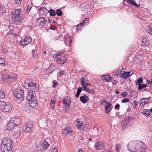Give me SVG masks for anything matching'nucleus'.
Segmentation results:
<instances>
[{
  "label": "nucleus",
  "mask_w": 152,
  "mask_h": 152,
  "mask_svg": "<svg viewBox=\"0 0 152 152\" xmlns=\"http://www.w3.org/2000/svg\"><path fill=\"white\" fill-rule=\"evenodd\" d=\"M56 12V13L57 15L58 16H61L63 14L61 10L59 9H57Z\"/></svg>",
  "instance_id": "e433bc0d"
},
{
  "label": "nucleus",
  "mask_w": 152,
  "mask_h": 152,
  "mask_svg": "<svg viewBox=\"0 0 152 152\" xmlns=\"http://www.w3.org/2000/svg\"><path fill=\"white\" fill-rule=\"evenodd\" d=\"M83 125V124L82 123V124H80L79 123H78V125L77 126V128L79 130H80L81 129L82 125Z\"/></svg>",
  "instance_id": "4d7b16f0"
},
{
  "label": "nucleus",
  "mask_w": 152,
  "mask_h": 152,
  "mask_svg": "<svg viewBox=\"0 0 152 152\" xmlns=\"http://www.w3.org/2000/svg\"><path fill=\"white\" fill-rule=\"evenodd\" d=\"M62 56L57 58L56 61L57 63L58 64H64L66 61V58L65 56L63 54Z\"/></svg>",
  "instance_id": "ddd939ff"
},
{
  "label": "nucleus",
  "mask_w": 152,
  "mask_h": 152,
  "mask_svg": "<svg viewBox=\"0 0 152 152\" xmlns=\"http://www.w3.org/2000/svg\"><path fill=\"white\" fill-rule=\"evenodd\" d=\"M59 74L60 75L62 76L64 75H65L64 73V72L62 70H61V71L59 72Z\"/></svg>",
  "instance_id": "052dcab7"
},
{
  "label": "nucleus",
  "mask_w": 152,
  "mask_h": 152,
  "mask_svg": "<svg viewBox=\"0 0 152 152\" xmlns=\"http://www.w3.org/2000/svg\"><path fill=\"white\" fill-rule=\"evenodd\" d=\"M130 76L131 75L127 72H125L120 75V77L122 78H127Z\"/></svg>",
  "instance_id": "b1692460"
},
{
  "label": "nucleus",
  "mask_w": 152,
  "mask_h": 152,
  "mask_svg": "<svg viewBox=\"0 0 152 152\" xmlns=\"http://www.w3.org/2000/svg\"><path fill=\"white\" fill-rule=\"evenodd\" d=\"M85 91H86L88 93L91 94H93L95 93V91L94 90H90L89 88H87L86 90H84Z\"/></svg>",
  "instance_id": "c03bdc74"
},
{
  "label": "nucleus",
  "mask_w": 152,
  "mask_h": 152,
  "mask_svg": "<svg viewBox=\"0 0 152 152\" xmlns=\"http://www.w3.org/2000/svg\"><path fill=\"white\" fill-rule=\"evenodd\" d=\"M31 82H28L27 83H26V82H25V84L24 85V86L25 88L26 89H29L30 87H29V86H28L29 85L28 84H30Z\"/></svg>",
  "instance_id": "8fccbe9b"
},
{
  "label": "nucleus",
  "mask_w": 152,
  "mask_h": 152,
  "mask_svg": "<svg viewBox=\"0 0 152 152\" xmlns=\"http://www.w3.org/2000/svg\"><path fill=\"white\" fill-rule=\"evenodd\" d=\"M103 101H104V103H106L107 105H105V112L106 113H108L110 112L112 110V108L113 107L112 104L107 101H106L105 100H103Z\"/></svg>",
  "instance_id": "9b49d317"
},
{
  "label": "nucleus",
  "mask_w": 152,
  "mask_h": 152,
  "mask_svg": "<svg viewBox=\"0 0 152 152\" xmlns=\"http://www.w3.org/2000/svg\"><path fill=\"white\" fill-rule=\"evenodd\" d=\"M63 54H64V53L61 51L57 53L56 56H60L61 55H62Z\"/></svg>",
  "instance_id": "bf43d9fd"
},
{
  "label": "nucleus",
  "mask_w": 152,
  "mask_h": 152,
  "mask_svg": "<svg viewBox=\"0 0 152 152\" xmlns=\"http://www.w3.org/2000/svg\"><path fill=\"white\" fill-rule=\"evenodd\" d=\"M120 107V105L119 104H117L115 106V108L116 109H118Z\"/></svg>",
  "instance_id": "0e129e2a"
},
{
  "label": "nucleus",
  "mask_w": 152,
  "mask_h": 152,
  "mask_svg": "<svg viewBox=\"0 0 152 152\" xmlns=\"http://www.w3.org/2000/svg\"><path fill=\"white\" fill-rule=\"evenodd\" d=\"M128 72H129V74H130V75H132L134 74V71L133 70H131L130 71Z\"/></svg>",
  "instance_id": "338daca9"
},
{
  "label": "nucleus",
  "mask_w": 152,
  "mask_h": 152,
  "mask_svg": "<svg viewBox=\"0 0 152 152\" xmlns=\"http://www.w3.org/2000/svg\"><path fill=\"white\" fill-rule=\"evenodd\" d=\"M50 13V15L51 16H54L56 15V12L53 9H50L48 11Z\"/></svg>",
  "instance_id": "72a5a7b5"
},
{
  "label": "nucleus",
  "mask_w": 152,
  "mask_h": 152,
  "mask_svg": "<svg viewBox=\"0 0 152 152\" xmlns=\"http://www.w3.org/2000/svg\"><path fill=\"white\" fill-rule=\"evenodd\" d=\"M47 22L45 21V18L39 17L37 21V24L41 27H43Z\"/></svg>",
  "instance_id": "f8f14e48"
},
{
  "label": "nucleus",
  "mask_w": 152,
  "mask_h": 152,
  "mask_svg": "<svg viewBox=\"0 0 152 152\" xmlns=\"http://www.w3.org/2000/svg\"><path fill=\"white\" fill-rule=\"evenodd\" d=\"M32 57L34 58L37 57L38 54H37V51H35V50H32Z\"/></svg>",
  "instance_id": "a19ab883"
},
{
  "label": "nucleus",
  "mask_w": 152,
  "mask_h": 152,
  "mask_svg": "<svg viewBox=\"0 0 152 152\" xmlns=\"http://www.w3.org/2000/svg\"><path fill=\"white\" fill-rule=\"evenodd\" d=\"M5 95L4 94V91H0V98L1 99H4Z\"/></svg>",
  "instance_id": "58836bf2"
},
{
  "label": "nucleus",
  "mask_w": 152,
  "mask_h": 152,
  "mask_svg": "<svg viewBox=\"0 0 152 152\" xmlns=\"http://www.w3.org/2000/svg\"><path fill=\"white\" fill-rule=\"evenodd\" d=\"M127 148L131 152H144L146 150L145 144L139 140L130 142Z\"/></svg>",
  "instance_id": "f257e3e1"
},
{
  "label": "nucleus",
  "mask_w": 152,
  "mask_h": 152,
  "mask_svg": "<svg viewBox=\"0 0 152 152\" xmlns=\"http://www.w3.org/2000/svg\"><path fill=\"white\" fill-rule=\"evenodd\" d=\"M33 127V125L31 122H28L26 126H25L24 127L26 129L25 132H30L32 130Z\"/></svg>",
  "instance_id": "4468645a"
},
{
  "label": "nucleus",
  "mask_w": 152,
  "mask_h": 152,
  "mask_svg": "<svg viewBox=\"0 0 152 152\" xmlns=\"http://www.w3.org/2000/svg\"><path fill=\"white\" fill-rule=\"evenodd\" d=\"M88 20V18H86L84 19L82 22L80 23H81V25L82 26V25L84 24L85 23H86L87 21Z\"/></svg>",
  "instance_id": "49530a36"
},
{
  "label": "nucleus",
  "mask_w": 152,
  "mask_h": 152,
  "mask_svg": "<svg viewBox=\"0 0 152 152\" xmlns=\"http://www.w3.org/2000/svg\"><path fill=\"white\" fill-rule=\"evenodd\" d=\"M134 117L128 116L122 120L121 123V126L123 130H126L129 126L130 123H132V121Z\"/></svg>",
  "instance_id": "423d86ee"
},
{
  "label": "nucleus",
  "mask_w": 152,
  "mask_h": 152,
  "mask_svg": "<svg viewBox=\"0 0 152 152\" xmlns=\"http://www.w3.org/2000/svg\"><path fill=\"white\" fill-rule=\"evenodd\" d=\"M142 46H147L148 45V41L147 39V36L144 37L142 39Z\"/></svg>",
  "instance_id": "412c9836"
},
{
  "label": "nucleus",
  "mask_w": 152,
  "mask_h": 152,
  "mask_svg": "<svg viewBox=\"0 0 152 152\" xmlns=\"http://www.w3.org/2000/svg\"><path fill=\"white\" fill-rule=\"evenodd\" d=\"M82 90V88L81 87H79L77 88V92L75 95V96L76 97L78 98L79 97Z\"/></svg>",
  "instance_id": "473e14b6"
},
{
  "label": "nucleus",
  "mask_w": 152,
  "mask_h": 152,
  "mask_svg": "<svg viewBox=\"0 0 152 152\" xmlns=\"http://www.w3.org/2000/svg\"><path fill=\"white\" fill-rule=\"evenodd\" d=\"M50 152H58V150L56 147H52L51 149Z\"/></svg>",
  "instance_id": "603ef678"
},
{
  "label": "nucleus",
  "mask_w": 152,
  "mask_h": 152,
  "mask_svg": "<svg viewBox=\"0 0 152 152\" xmlns=\"http://www.w3.org/2000/svg\"><path fill=\"white\" fill-rule=\"evenodd\" d=\"M14 95L16 98L17 101L21 102L24 98V91L21 89H15L13 91Z\"/></svg>",
  "instance_id": "20e7f679"
},
{
  "label": "nucleus",
  "mask_w": 152,
  "mask_h": 152,
  "mask_svg": "<svg viewBox=\"0 0 152 152\" xmlns=\"http://www.w3.org/2000/svg\"><path fill=\"white\" fill-rule=\"evenodd\" d=\"M68 39H69V42L70 44L72 42V40H71L70 39L69 37H66V36L65 37L64 41L65 42H66V41H67V40H68Z\"/></svg>",
  "instance_id": "3c124183"
},
{
  "label": "nucleus",
  "mask_w": 152,
  "mask_h": 152,
  "mask_svg": "<svg viewBox=\"0 0 152 152\" xmlns=\"http://www.w3.org/2000/svg\"><path fill=\"white\" fill-rule=\"evenodd\" d=\"M102 80L104 81L111 82L112 77L109 75H103L102 77Z\"/></svg>",
  "instance_id": "a211bd4d"
},
{
  "label": "nucleus",
  "mask_w": 152,
  "mask_h": 152,
  "mask_svg": "<svg viewBox=\"0 0 152 152\" xmlns=\"http://www.w3.org/2000/svg\"><path fill=\"white\" fill-rule=\"evenodd\" d=\"M80 81L83 88H84V85L87 82L88 80L86 77H82L81 78Z\"/></svg>",
  "instance_id": "bb28decb"
},
{
  "label": "nucleus",
  "mask_w": 152,
  "mask_h": 152,
  "mask_svg": "<svg viewBox=\"0 0 152 152\" xmlns=\"http://www.w3.org/2000/svg\"><path fill=\"white\" fill-rule=\"evenodd\" d=\"M56 98L54 97H53L51 100L50 102V107L52 110H54L55 106V102L56 100Z\"/></svg>",
  "instance_id": "4be33fe9"
},
{
  "label": "nucleus",
  "mask_w": 152,
  "mask_h": 152,
  "mask_svg": "<svg viewBox=\"0 0 152 152\" xmlns=\"http://www.w3.org/2000/svg\"><path fill=\"white\" fill-rule=\"evenodd\" d=\"M127 1L129 4L134 7H140L139 5L137 4L135 1L133 0H126Z\"/></svg>",
  "instance_id": "c85d7f7f"
},
{
  "label": "nucleus",
  "mask_w": 152,
  "mask_h": 152,
  "mask_svg": "<svg viewBox=\"0 0 152 152\" xmlns=\"http://www.w3.org/2000/svg\"><path fill=\"white\" fill-rule=\"evenodd\" d=\"M15 132V133L14 135V136L15 138H18L20 136V128L19 127V130H18L16 129L15 130L13 131Z\"/></svg>",
  "instance_id": "c756f323"
},
{
  "label": "nucleus",
  "mask_w": 152,
  "mask_h": 152,
  "mask_svg": "<svg viewBox=\"0 0 152 152\" xmlns=\"http://www.w3.org/2000/svg\"><path fill=\"white\" fill-rule=\"evenodd\" d=\"M5 61L4 58L0 57V65H2L3 64L5 65Z\"/></svg>",
  "instance_id": "79ce46f5"
},
{
  "label": "nucleus",
  "mask_w": 152,
  "mask_h": 152,
  "mask_svg": "<svg viewBox=\"0 0 152 152\" xmlns=\"http://www.w3.org/2000/svg\"><path fill=\"white\" fill-rule=\"evenodd\" d=\"M148 27L149 31L148 33L149 34L152 35V24L150 25Z\"/></svg>",
  "instance_id": "ea45409f"
},
{
  "label": "nucleus",
  "mask_w": 152,
  "mask_h": 152,
  "mask_svg": "<svg viewBox=\"0 0 152 152\" xmlns=\"http://www.w3.org/2000/svg\"><path fill=\"white\" fill-rule=\"evenodd\" d=\"M63 101L64 104L67 105V106L66 107V108H67V107H69L70 106L69 105V103H71V100L68 97L64 99Z\"/></svg>",
  "instance_id": "393cba45"
},
{
  "label": "nucleus",
  "mask_w": 152,
  "mask_h": 152,
  "mask_svg": "<svg viewBox=\"0 0 152 152\" xmlns=\"http://www.w3.org/2000/svg\"><path fill=\"white\" fill-rule=\"evenodd\" d=\"M89 100L88 97L86 95H84L80 97V100L83 103H86Z\"/></svg>",
  "instance_id": "6ab92c4d"
},
{
  "label": "nucleus",
  "mask_w": 152,
  "mask_h": 152,
  "mask_svg": "<svg viewBox=\"0 0 152 152\" xmlns=\"http://www.w3.org/2000/svg\"><path fill=\"white\" fill-rule=\"evenodd\" d=\"M130 100L129 99L126 98L123 99L121 101V102L122 103H125L129 102Z\"/></svg>",
  "instance_id": "09e8293b"
},
{
  "label": "nucleus",
  "mask_w": 152,
  "mask_h": 152,
  "mask_svg": "<svg viewBox=\"0 0 152 152\" xmlns=\"http://www.w3.org/2000/svg\"><path fill=\"white\" fill-rule=\"evenodd\" d=\"M15 3L18 4L20 5L21 4V2L23 0H14Z\"/></svg>",
  "instance_id": "864d4df0"
},
{
  "label": "nucleus",
  "mask_w": 152,
  "mask_h": 152,
  "mask_svg": "<svg viewBox=\"0 0 152 152\" xmlns=\"http://www.w3.org/2000/svg\"><path fill=\"white\" fill-rule=\"evenodd\" d=\"M82 26L81 25V23H79L76 28V30L78 31L80 30V28L82 27Z\"/></svg>",
  "instance_id": "5fc2aeb1"
},
{
  "label": "nucleus",
  "mask_w": 152,
  "mask_h": 152,
  "mask_svg": "<svg viewBox=\"0 0 152 152\" xmlns=\"http://www.w3.org/2000/svg\"><path fill=\"white\" fill-rule=\"evenodd\" d=\"M3 12V10L2 6L0 5V14Z\"/></svg>",
  "instance_id": "e2e57ef3"
},
{
  "label": "nucleus",
  "mask_w": 152,
  "mask_h": 152,
  "mask_svg": "<svg viewBox=\"0 0 152 152\" xmlns=\"http://www.w3.org/2000/svg\"><path fill=\"white\" fill-rule=\"evenodd\" d=\"M42 15H45L47 13L48 10L44 7H41L39 9Z\"/></svg>",
  "instance_id": "cd10ccee"
},
{
  "label": "nucleus",
  "mask_w": 152,
  "mask_h": 152,
  "mask_svg": "<svg viewBox=\"0 0 152 152\" xmlns=\"http://www.w3.org/2000/svg\"><path fill=\"white\" fill-rule=\"evenodd\" d=\"M0 108L4 112H9L12 108V104L8 102H0Z\"/></svg>",
  "instance_id": "0eeeda50"
},
{
  "label": "nucleus",
  "mask_w": 152,
  "mask_h": 152,
  "mask_svg": "<svg viewBox=\"0 0 152 152\" xmlns=\"http://www.w3.org/2000/svg\"><path fill=\"white\" fill-rule=\"evenodd\" d=\"M31 8V7L30 5H28L27 7V9L26 10V12L28 14L29 13Z\"/></svg>",
  "instance_id": "37998d69"
},
{
  "label": "nucleus",
  "mask_w": 152,
  "mask_h": 152,
  "mask_svg": "<svg viewBox=\"0 0 152 152\" xmlns=\"http://www.w3.org/2000/svg\"><path fill=\"white\" fill-rule=\"evenodd\" d=\"M104 146V143L103 142H99L96 143L95 147L97 150H99L103 149Z\"/></svg>",
  "instance_id": "2eb2a0df"
},
{
  "label": "nucleus",
  "mask_w": 152,
  "mask_h": 152,
  "mask_svg": "<svg viewBox=\"0 0 152 152\" xmlns=\"http://www.w3.org/2000/svg\"><path fill=\"white\" fill-rule=\"evenodd\" d=\"M50 28L52 30H55L56 29V26L54 25H52L50 26Z\"/></svg>",
  "instance_id": "680f3d73"
},
{
  "label": "nucleus",
  "mask_w": 152,
  "mask_h": 152,
  "mask_svg": "<svg viewBox=\"0 0 152 152\" xmlns=\"http://www.w3.org/2000/svg\"><path fill=\"white\" fill-rule=\"evenodd\" d=\"M62 133V135L64 137H66L68 135L69 136L72 135L73 133L72 128L69 126H66L64 129L63 130Z\"/></svg>",
  "instance_id": "6e6552de"
},
{
  "label": "nucleus",
  "mask_w": 152,
  "mask_h": 152,
  "mask_svg": "<svg viewBox=\"0 0 152 152\" xmlns=\"http://www.w3.org/2000/svg\"><path fill=\"white\" fill-rule=\"evenodd\" d=\"M26 99L29 102L32 99H34V96L33 93L32 91H29L28 92V94L26 97Z\"/></svg>",
  "instance_id": "dca6fc26"
},
{
  "label": "nucleus",
  "mask_w": 152,
  "mask_h": 152,
  "mask_svg": "<svg viewBox=\"0 0 152 152\" xmlns=\"http://www.w3.org/2000/svg\"><path fill=\"white\" fill-rule=\"evenodd\" d=\"M14 77V75L12 73L8 75L6 77L7 79L10 80L11 81H13Z\"/></svg>",
  "instance_id": "2f4dec72"
},
{
  "label": "nucleus",
  "mask_w": 152,
  "mask_h": 152,
  "mask_svg": "<svg viewBox=\"0 0 152 152\" xmlns=\"http://www.w3.org/2000/svg\"><path fill=\"white\" fill-rule=\"evenodd\" d=\"M20 123V120L18 118H11L8 122L7 129L8 130H19V125Z\"/></svg>",
  "instance_id": "7ed1b4c3"
},
{
  "label": "nucleus",
  "mask_w": 152,
  "mask_h": 152,
  "mask_svg": "<svg viewBox=\"0 0 152 152\" xmlns=\"http://www.w3.org/2000/svg\"><path fill=\"white\" fill-rule=\"evenodd\" d=\"M13 141L10 137H6L1 141V148L2 152H12Z\"/></svg>",
  "instance_id": "f03ea898"
},
{
  "label": "nucleus",
  "mask_w": 152,
  "mask_h": 152,
  "mask_svg": "<svg viewBox=\"0 0 152 152\" xmlns=\"http://www.w3.org/2000/svg\"><path fill=\"white\" fill-rule=\"evenodd\" d=\"M29 102L30 106L33 108H35L37 105V103L34 98V100L32 99L29 101Z\"/></svg>",
  "instance_id": "5701e85b"
},
{
  "label": "nucleus",
  "mask_w": 152,
  "mask_h": 152,
  "mask_svg": "<svg viewBox=\"0 0 152 152\" xmlns=\"http://www.w3.org/2000/svg\"><path fill=\"white\" fill-rule=\"evenodd\" d=\"M127 94V92H124L121 94V95L124 98L126 96Z\"/></svg>",
  "instance_id": "6e6d98bb"
},
{
  "label": "nucleus",
  "mask_w": 152,
  "mask_h": 152,
  "mask_svg": "<svg viewBox=\"0 0 152 152\" xmlns=\"http://www.w3.org/2000/svg\"><path fill=\"white\" fill-rule=\"evenodd\" d=\"M149 98H143L141 100L140 104L143 106L149 103Z\"/></svg>",
  "instance_id": "a878e982"
},
{
  "label": "nucleus",
  "mask_w": 152,
  "mask_h": 152,
  "mask_svg": "<svg viewBox=\"0 0 152 152\" xmlns=\"http://www.w3.org/2000/svg\"><path fill=\"white\" fill-rule=\"evenodd\" d=\"M29 86V91H32V92H37L39 89V86L36 83H34L33 82H31L30 84H28Z\"/></svg>",
  "instance_id": "1a4fd4ad"
},
{
  "label": "nucleus",
  "mask_w": 152,
  "mask_h": 152,
  "mask_svg": "<svg viewBox=\"0 0 152 152\" xmlns=\"http://www.w3.org/2000/svg\"><path fill=\"white\" fill-rule=\"evenodd\" d=\"M12 13H13L12 16L13 21H15L18 24H20L23 20L22 16L20 14V10L15 9L13 11Z\"/></svg>",
  "instance_id": "39448f33"
},
{
  "label": "nucleus",
  "mask_w": 152,
  "mask_h": 152,
  "mask_svg": "<svg viewBox=\"0 0 152 152\" xmlns=\"http://www.w3.org/2000/svg\"><path fill=\"white\" fill-rule=\"evenodd\" d=\"M118 83V81L116 80H114V81L113 82L112 84L113 85H114L115 84H117Z\"/></svg>",
  "instance_id": "774afa93"
},
{
  "label": "nucleus",
  "mask_w": 152,
  "mask_h": 152,
  "mask_svg": "<svg viewBox=\"0 0 152 152\" xmlns=\"http://www.w3.org/2000/svg\"><path fill=\"white\" fill-rule=\"evenodd\" d=\"M143 82V79L142 77H140L137 80V81L136 82V85H137L138 84H141Z\"/></svg>",
  "instance_id": "4c0bfd02"
},
{
  "label": "nucleus",
  "mask_w": 152,
  "mask_h": 152,
  "mask_svg": "<svg viewBox=\"0 0 152 152\" xmlns=\"http://www.w3.org/2000/svg\"><path fill=\"white\" fill-rule=\"evenodd\" d=\"M32 41L31 37L29 36L26 37L23 40V41L25 43L24 44H22V46H25L27 45L30 43Z\"/></svg>",
  "instance_id": "f3484780"
},
{
  "label": "nucleus",
  "mask_w": 152,
  "mask_h": 152,
  "mask_svg": "<svg viewBox=\"0 0 152 152\" xmlns=\"http://www.w3.org/2000/svg\"><path fill=\"white\" fill-rule=\"evenodd\" d=\"M122 143L120 142L119 144H117L116 145L115 149L117 152H119V150L121 148Z\"/></svg>",
  "instance_id": "f704fd0d"
},
{
  "label": "nucleus",
  "mask_w": 152,
  "mask_h": 152,
  "mask_svg": "<svg viewBox=\"0 0 152 152\" xmlns=\"http://www.w3.org/2000/svg\"><path fill=\"white\" fill-rule=\"evenodd\" d=\"M50 70H52V71L50 72V74H51L54 71L57 70L58 69V68L56 65L51 64L50 66Z\"/></svg>",
  "instance_id": "7c9ffc66"
},
{
  "label": "nucleus",
  "mask_w": 152,
  "mask_h": 152,
  "mask_svg": "<svg viewBox=\"0 0 152 152\" xmlns=\"http://www.w3.org/2000/svg\"><path fill=\"white\" fill-rule=\"evenodd\" d=\"M91 84H90L88 83H86L85 84H84V87H84V88H83L84 90H86L88 88L87 87V86H91Z\"/></svg>",
  "instance_id": "de8ad7c7"
},
{
  "label": "nucleus",
  "mask_w": 152,
  "mask_h": 152,
  "mask_svg": "<svg viewBox=\"0 0 152 152\" xmlns=\"http://www.w3.org/2000/svg\"><path fill=\"white\" fill-rule=\"evenodd\" d=\"M146 82L148 84H152V78L151 79V81L147 79L146 81Z\"/></svg>",
  "instance_id": "13d9d810"
},
{
  "label": "nucleus",
  "mask_w": 152,
  "mask_h": 152,
  "mask_svg": "<svg viewBox=\"0 0 152 152\" xmlns=\"http://www.w3.org/2000/svg\"><path fill=\"white\" fill-rule=\"evenodd\" d=\"M53 87L54 88H55L58 85V83L56 80H53Z\"/></svg>",
  "instance_id": "a18cd8bd"
},
{
  "label": "nucleus",
  "mask_w": 152,
  "mask_h": 152,
  "mask_svg": "<svg viewBox=\"0 0 152 152\" xmlns=\"http://www.w3.org/2000/svg\"><path fill=\"white\" fill-rule=\"evenodd\" d=\"M138 102L137 101L135 100L134 101V104L136 106H137L138 104Z\"/></svg>",
  "instance_id": "69168bd1"
},
{
  "label": "nucleus",
  "mask_w": 152,
  "mask_h": 152,
  "mask_svg": "<svg viewBox=\"0 0 152 152\" xmlns=\"http://www.w3.org/2000/svg\"><path fill=\"white\" fill-rule=\"evenodd\" d=\"M149 110L144 109L141 112V113L143 114L145 116H146L147 118H149L151 116V115H152V114L149 113Z\"/></svg>",
  "instance_id": "aec40b11"
},
{
  "label": "nucleus",
  "mask_w": 152,
  "mask_h": 152,
  "mask_svg": "<svg viewBox=\"0 0 152 152\" xmlns=\"http://www.w3.org/2000/svg\"><path fill=\"white\" fill-rule=\"evenodd\" d=\"M147 85L146 84H139L138 85V90H140L142 88L147 87Z\"/></svg>",
  "instance_id": "c9c22d12"
},
{
  "label": "nucleus",
  "mask_w": 152,
  "mask_h": 152,
  "mask_svg": "<svg viewBox=\"0 0 152 152\" xmlns=\"http://www.w3.org/2000/svg\"><path fill=\"white\" fill-rule=\"evenodd\" d=\"M50 145L48 142L45 140L44 141L43 143L39 145L38 146V148L39 150L43 151L47 149Z\"/></svg>",
  "instance_id": "9d476101"
}]
</instances>
